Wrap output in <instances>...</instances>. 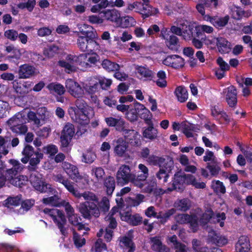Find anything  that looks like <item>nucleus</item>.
I'll return each mask as SVG.
<instances>
[{
    "mask_svg": "<svg viewBox=\"0 0 252 252\" xmlns=\"http://www.w3.org/2000/svg\"><path fill=\"white\" fill-rule=\"evenodd\" d=\"M71 194L76 198L83 197L85 202L80 203L78 207L79 212L82 217L86 219L90 220L92 216L98 218L100 215V211L97 206L98 198L94 192L85 191L83 193L74 188Z\"/></svg>",
    "mask_w": 252,
    "mask_h": 252,
    "instance_id": "f257e3e1",
    "label": "nucleus"
},
{
    "mask_svg": "<svg viewBox=\"0 0 252 252\" xmlns=\"http://www.w3.org/2000/svg\"><path fill=\"white\" fill-rule=\"evenodd\" d=\"M75 107H71L68 113L72 119L81 125H88L90 122L88 116V106L82 98H78L75 101Z\"/></svg>",
    "mask_w": 252,
    "mask_h": 252,
    "instance_id": "f03ea898",
    "label": "nucleus"
},
{
    "mask_svg": "<svg viewBox=\"0 0 252 252\" xmlns=\"http://www.w3.org/2000/svg\"><path fill=\"white\" fill-rule=\"evenodd\" d=\"M22 154L24 156L21 158L22 163L26 164L29 161L28 169L31 171H35L43 158V154L38 151H35L34 148L30 145L25 146Z\"/></svg>",
    "mask_w": 252,
    "mask_h": 252,
    "instance_id": "7ed1b4c3",
    "label": "nucleus"
},
{
    "mask_svg": "<svg viewBox=\"0 0 252 252\" xmlns=\"http://www.w3.org/2000/svg\"><path fill=\"white\" fill-rule=\"evenodd\" d=\"M43 212L51 217L54 222L57 225L62 234L65 235L66 229L64 227L66 223L65 215L62 211L57 209L45 208Z\"/></svg>",
    "mask_w": 252,
    "mask_h": 252,
    "instance_id": "20e7f679",
    "label": "nucleus"
},
{
    "mask_svg": "<svg viewBox=\"0 0 252 252\" xmlns=\"http://www.w3.org/2000/svg\"><path fill=\"white\" fill-rule=\"evenodd\" d=\"M135 174L131 173L129 166L122 165L118 169L116 174L117 183L118 185L124 186L129 182L133 185L135 180Z\"/></svg>",
    "mask_w": 252,
    "mask_h": 252,
    "instance_id": "39448f33",
    "label": "nucleus"
},
{
    "mask_svg": "<svg viewBox=\"0 0 252 252\" xmlns=\"http://www.w3.org/2000/svg\"><path fill=\"white\" fill-rule=\"evenodd\" d=\"M118 211L117 207H113L108 215L105 218V220L108 223V227L105 230L104 238L106 242H110L112 238L113 231L117 227V223L114 216Z\"/></svg>",
    "mask_w": 252,
    "mask_h": 252,
    "instance_id": "423d86ee",
    "label": "nucleus"
},
{
    "mask_svg": "<svg viewBox=\"0 0 252 252\" xmlns=\"http://www.w3.org/2000/svg\"><path fill=\"white\" fill-rule=\"evenodd\" d=\"M62 167L69 178L76 183L83 179L82 176L79 174L78 168L75 165L68 162L64 161L62 163Z\"/></svg>",
    "mask_w": 252,
    "mask_h": 252,
    "instance_id": "0eeeda50",
    "label": "nucleus"
},
{
    "mask_svg": "<svg viewBox=\"0 0 252 252\" xmlns=\"http://www.w3.org/2000/svg\"><path fill=\"white\" fill-rule=\"evenodd\" d=\"M78 56L68 55L66 56L65 61H60L59 64L61 67L65 68L66 72L70 73L75 71L78 66Z\"/></svg>",
    "mask_w": 252,
    "mask_h": 252,
    "instance_id": "6e6552de",
    "label": "nucleus"
},
{
    "mask_svg": "<svg viewBox=\"0 0 252 252\" xmlns=\"http://www.w3.org/2000/svg\"><path fill=\"white\" fill-rule=\"evenodd\" d=\"M189 175L190 174H186L184 173L175 174L172 184L173 189L168 188V189L170 191L175 189L178 191H182L185 188V184L188 185V177L187 176Z\"/></svg>",
    "mask_w": 252,
    "mask_h": 252,
    "instance_id": "1a4fd4ad",
    "label": "nucleus"
},
{
    "mask_svg": "<svg viewBox=\"0 0 252 252\" xmlns=\"http://www.w3.org/2000/svg\"><path fill=\"white\" fill-rule=\"evenodd\" d=\"M9 163L12 167L5 171L4 175L7 179H12L13 177L20 173L25 167L24 165L20 163L19 161L14 159H10Z\"/></svg>",
    "mask_w": 252,
    "mask_h": 252,
    "instance_id": "9d476101",
    "label": "nucleus"
},
{
    "mask_svg": "<svg viewBox=\"0 0 252 252\" xmlns=\"http://www.w3.org/2000/svg\"><path fill=\"white\" fill-rule=\"evenodd\" d=\"M138 168L141 173L137 176L135 175V179L133 181V185L141 189L144 187V182L149 176V169L146 165L142 163L138 165Z\"/></svg>",
    "mask_w": 252,
    "mask_h": 252,
    "instance_id": "9b49d317",
    "label": "nucleus"
},
{
    "mask_svg": "<svg viewBox=\"0 0 252 252\" xmlns=\"http://www.w3.org/2000/svg\"><path fill=\"white\" fill-rule=\"evenodd\" d=\"M75 133L74 126L70 123H67L63 127L61 136L62 144L67 147Z\"/></svg>",
    "mask_w": 252,
    "mask_h": 252,
    "instance_id": "f8f14e48",
    "label": "nucleus"
},
{
    "mask_svg": "<svg viewBox=\"0 0 252 252\" xmlns=\"http://www.w3.org/2000/svg\"><path fill=\"white\" fill-rule=\"evenodd\" d=\"M77 44L79 49L82 52L92 51L97 45L95 40L89 41L87 38L83 36H78Z\"/></svg>",
    "mask_w": 252,
    "mask_h": 252,
    "instance_id": "ddd939ff",
    "label": "nucleus"
},
{
    "mask_svg": "<svg viewBox=\"0 0 252 252\" xmlns=\"http://www.w3.org/2000/svg\"><path fill=\"white\" fill-rule=\"evenodd\" d=\"M65 86L68 92L73 96L79 98L84 94L83 89L80 85L72 79H67Z\"/></svg>",
    "mask_w": 252,
    "mask_h": 252,
    "instance_id": "4468645a",
    "label": "nucleus"
},
{
    "mask_svg": "<svg viewBox=\"0 0 252 252\" xmlns=\"http://www.w3.org/2000/svg\"><path fill=\"white\" fill-rule=\"evenodd\" d=\"M184 27L182 28L183 39L189 41L197 35V27L188 21L184 22Z\"/></svg>",
    "mask_w": 252,
    "mask_h": 252,
    "instance_id": "2eb2a0df",
    "label": "nucleus"
},
{
    "mask_svg": "<svg viewBox=\"0 0 252 252\" xmlns=\"http://www.w3.org/2000/svg\"><path fill=\"white\" fill-rule=\"evenodd\" d=\"M119 215L123 221H125L133 226L140 225L142 222V218L140 215L135 214H131L128 212H119Z\"/></svg>",
    "mask_w": 252,
    "mask_h": 252,
    "instance_id": "dca6fc26",
    "label": "nucleus"
},
{
    "mask_svg": "<svg viewBox=\"0 0 252 252\" xmlns=\"http://www.w3.org/2000/svg\"><path fill=\"white\" fill-rule=\"evenodd\" d=\"M163 63L171 66L175 68L182 67L185 64L184 60L180 56L173 55L167 56L163 61Z\"/></svg>",
    "mask_w": 252,
    "mask_h": 252,
    "instance_id": "f3484780",
    "label": "nucleus"
},
{
    "mask_svg": "<svg viewBox=\"0 0 252 252\" xmlns=\"http://www.w3.org/2000/svg\"><path fill=\"white\" fill-rule=\"evenodd\" d=\"M52 180L56 182L62 184L71 193L75 188L74 183L61 173L54 174L52 175Z\"/></svg>",
    "mask_w": 252,
    "mask_h": 252,
    "instance_id": "a211bd4d",
    "label": "nucleus"
},
{
    "mask_svg": "<svg viewBox=\"0 0 252 252\" xmlns=\"http://www.w3.org/2000/svg\"><path fill=\"white\" fill-rule=\"evenodd\" d=\"M208 232V240L213 244L218 246H222L227 243L228 240L225 236L219 235L213 230Z\"/></svg>",
    "mask_w": 252,
    "mask_h": 252,
    "instance_id": "6ab92c4d",
    "label": "nucleus"
},
{
    "mask_svg": "<svg viewBox=\"0 0 252 252\" xmlns=\"http://www.w3.org/2000/svg\"><path fill=\"white\" fill-rule=\"evenodd\" d=\"M127 148V143L122 138H119L116 141L114 153L119 157H125L126 155Z\"/></svg>",
    "mask_w": 252,
    "mask_h": 252,
    "instance_id": "aec40b11",
    "label": "nucleus"
},
{
    "mask_svg": "<svg viewBox=\"0 0 252 252\" xmlns=\"http://www.w3.org/2000/svg\"><path fill=\"white\" fill-rule=\"evenodd\" d=\"M35 68L29 64H24L20 66L18 70L19 78H29L34 75Z\"/></svg>",
    "mask_w": 252,
    "mask_h": 252,
    "instance_id": "412c9836",
    "label": "nucleus"
},
{
    "mask_svg": "<svg viewBox=\"0 0 252 252\" xmlns=\"http://www.w3.org/2000/svg\"><path fill=\"white\" fill-rule=\"evenodd\" d=\"M136 109L138 110L139 117L143 119L147 125L153 124L152 121V114L143 104L138 103Z\"/></svg>",
    "mask_w": 252,
    "mask_h": 252,
    "instance_id": "4be33fe9",
    "label": "nucleus"
},
{
    "mask_svg": "<svg viewBox=\"0 0 252 252\" xmlns=\"http://www.w3.org/2000/svg\"><path fill=\"white\" fill-rule=\"evenodd\" d=\"M226 93V100L230 107L234 106L237 103V93L233 86L228 87L224 92Z\"/></svg>",
    "mask_w": 252,
    "mask_h": 252,
    "instance_id": "5701e85b",
    "label": "nucleus"
},
{
    "mask_svg": "<svg viewBox=\"0 0 252 252\" xmlns=\"http://www.w3.org/2000/svg\"><path fill=\"white\" fill-rule=\"evenodd\" d=\"M250 247L249 239L246 236H241L235 245L236 252H248Z\"/></svg>",
    "mask_w": 252,
    "mask_h": 252,
    "instance_id": "b1692460",
    "label": "nucleus"
},
{
    "mask_svg": "<svg viewBox=\"0 0 252 252\" xmlns=\"http://www.w3.org/2000/svg\"><path fill=\"white\" fill-rule=\"evenodd\" d=\"M153 250L157 252H170V249L163 245L160 239L157 237L150 238Z\"/></svg>",
    "mask_w": 252,
    "mask_h": 252,
    "instance_id": "393cba45",
    "label": "nucleus"
},
{
    "mask_svg": "<svg viewBox=\"0 0 252 252\" xmlns=\"http://www.w3.org/2000/svg\"><path fill=\"white\" fill-rule=\"evenodd\" d=\"M101 13L103 14V16L106 20L116 23L120 21L121 14L118 10L115 9L103 10Z\"/></svg>",
    "mask_w": 252,
    "mask_h": 252,
    "instance_id": "a878e982",
    "label": "nucleus"
},
{
    "mask_svg": "<svg viewBox=\"0 0 252 252\" xmlns=\"http://www.w3.org/2000/svg\"><path fill=\"white\" fill-rule=\"evenodd\" d=\"M26 120L25 116L23 113H18L7 121V124L10 126V128H12L13 126L25 124Z\"/></svg>",
    "mask_w": 252,
    "mask_h": 252,
    "instance_id": "bb28decb",
    "label": "nucleus"
},
{
    "mask_svg": "<svg viewBox=\"0 0 252 252\" xmlns=\"http://www.w3.org/2000/svg\"><path fill=\"white\" fill-rule=\"evenodd\" d=\"M148 127L143 128V136L151 140L156 139L158 137V130L154 127V124H149Z\"/></svg>",
    "mask_w": 252,
    "mask_h": 252,
    "instance_id": "cd10ccee",
    "label": "nucleus"
},
{
    "mask_svg": "<svg viewBox=\"0 0 252 252\" xmlns=\"http://www.w3.org/2000/svg\"><path fill=\"white\" fill-rule=\"evenodd\" d=\"M208 20L216 28H221L228 23L229 16H226L224 17H209L207 19V20Z\"/></svg>",
    "mask_w": 252,
    "mask_h": 252,
    "instance_id": "c85d7f7f",
    "label": "nucleus"
},
{
    "mask_svg": "<svg viewBox=\"0 0 252 252\" xmlns=\"http://www.w3.org/2000/svg\"><path fill=\"white\" fill-rule=\"evenodd\" d=\"M5 51L7 53H11L12 55L8 57V59L10 61H14V60H18L21 58L22 53L19 49L17 48L13 45H10L6 47Z\"/></svg>",
    "mask_w": 252,
    "mask_h": 252,
    "instance_id": "c756f323",
    "label": "nucleus"
},
{
    "mask_svg": "<svg viewBox=\"0 0 252 252\" xmlns=\"http://www.w3.org/2000/svg\"><path fill=\"white\" fill-rule=\"evenodd\" d=\"M217 40V45L220 52L225 53L229 52L230 43L227 40L223 37H219Z\"/></svg>",
    "mask_w": 252,
    "mask_h": 252,
    "instance_id": "7c9ffc66",
    "label": "nucleus"
},
{
    "mask_svg": "<svg viewBox=\"0 0 252 252\" xmlns=\"http://www.w3.org/2000/svg\"><path fill=\"white\" fill-rule=\"evenodd\" d=\"M191 206V202L188 198L177 200L174 203V207L178 210L186 211Z\"/></svg>",
    "mask_w": 252,
    "mask_h": 252,
    "instance_id": "2f4dec72",
    "label": "nucleus"
},
{
    "mask_svg": "<svg viewBox=\"0 0 252 252\" xmlns=\"http://www.w3.org/2000/svg\"><path fill=\"white\" fill-rule=\"evenodd\" d=\"M91 175L98 183H101L105 175V171L101 167L93 166L91 169Z\"/></svg>",
    "mask_w": 252,
    "mask_h": 252,
    "instance_id": "473e14b6",
    "label": "nucleus"
},
{
    "mask_svg": "<svg viewBox=\"0 0 252 252\" xmlns=\"http://www.w3.org/2000/svg\"><path fill=\"white\" fill-rule=\"evenodd\" d=\"M137 72L141 77L146 80H152L154 76V72L149 68L144 66H137L136 68Z\"/></svg>",
    "mask_w": 252,
    "mask_h": 252,
    "instance_id": "72a5a7b5",
    "label": "nucleus"
},
{
    "mask_svg": "<svg viewBox=\"0 0 252 252\" xmlns=\"http://www.w3.org/2000/svg\"><path fill=\"white\" fill-rule=\"evenodd\" d=\"M104 186L106 188L107 194L111 195L115 189L114 178L111 176L107 177L104 181Z\"/></svg>",
    "mask_w": 252,
    "mask_h": 252,
    "instance_id": "f704fd0d",
    "label": "nucleus"
},
{
    "mask_svg": "<svg viewBox=\"0 0 252 252\" xmlns=\"http://www.w3.org/2000/svg\"><path fill=\"white\" fill-rule=\"evenodd\" d=\"M11 139L8 137H3L0 136V153L4 155L8 153V148L10 147Z\"/></svg>",
    "mask_w": 252,
    "mask_h": 252,
    "instance_id": "c9c22d12",
    "label": "nucleus"
},
{
    "mask_svg": "<svg viewBox=\"0 0 252 252\" xmlns=\"http://www.w3.org/2000/svg\"><path fill=\"white\" fill-rule=\"evenodd\" d=\"M62 200L58 195H54L51 197L43 198L42 201L45 205L54 207H61Z\"/></svg>",
    "mask_w": 252,
    "mask_h": 252,
    "instance_id": "e433bc0d",
    "label": "nucleus"
},
{
    "mask_svg": "<svg viewBox=\"0 0 252 252\" xmlns=\"http://www.w3.org/2000/svg\"><path fill=\"white\" fill-rule=\"evenodd\" d=\"M105 121L109 126H116L117 130H119L125 124V122L123 120L116 119L113 117L106 118Z\"/></svg>",
    "mask_w": 252,
    "mask_h": 252,
    "instance_id": "4c0bfd02",
    "label": "nucleus"
},
{
    "mask_svg": "<svg viewBox=\"0 0 252 252\" xmlns=\"http://www.w3.org/2000/svg\"><path fill=\"white\" fill-rule=\"evenodd\" d=\"M142 8H140V13L142 14L144 18L148 17L158 12V10L157 8L151 6L149 4L142 5Z\"/></svg>",
    "mask_w": 252,
    "mask_h": 252,
    "instance_id": "58836bf2",
    "label": "nucleus"
},
{
    "mask_svg": "<svg viewBox=\"0 0 252 252\" xmlns=\"http://www.w3.org/2000/svg\"><path fill=\"white\" fill-rule=\"evenodd\" d=\"M181 130L187 137H192L193 133L192 131H194V125L187 122L181 123Z\"/></svg>",
    "mask_w": 252,
    "mask_h": 252,
    "instance_id": "ea45409f",
    "label": "nucleus"
},
{
    "mask_svg": "<svg viewBox=\"0 0 252 252\" xmlns=\"http://www.w3.org/2000/svg\"><path fill=\"white\" fill-rule=\"evenodd\" d=\"M102 67L108 71H114L119 70L120 66L118 64L112 62L109 60L105 59L101 63Z\"/></svg>",
    "mask_w": 252,
    "mask_h": 252,
    "instance_id": "a19ab883",
    "label": "nucleus"
},
{
    "mask_svg": "<svg viewBox=\"0 0 252 252\" xmlns=\"http://www.w3.org/2000/svg\"><path fill=\"white\" fill-rule=\"evenodd\" d=\"M175 94L179 101L185 102L188 98V93L186 88L183 87H178L176 88Z\"/></svg>",
    "mask_w": 252,
    "mask_h": 252,
    "instance_id": "79ce46f5",
    "label": "nucleus"
},
{
    "mask_svg": "<svg viewBox=\"0 0 252 252\" xmlns=\"http://www.w3.org/2000/svg\"><path fill=\"white\" fill-rule=\"evenodd\" d=\"M84 88L88 94L92 95L95 94V96L96 94L100 90V85L97 82L94 84L92 83L87 84L84 86Z\"/></svg>",
    "mask_w": 252,
    "mask_h": 252,
    "instance_id": "37998d69",
    "label": "nucleus"
},
{
    "mask_svg": "<svg viewBox=\"0 0 252 252\" xmlns=\"http://www.w3.org/2000/svg\"><path fill=\"white\" fill-rule=\"evenodd\" d=\"M120 246L126 247L127 252H133L135 250V247L133 246V243L131 239L126 236L123 237L121 239Z\"/></svg>",
    "mask_w": 252,
    "mask_h": 252,
    "instance_id": "c03bdc74",
    "label": "nucleus"
},
{
    "mask_svg": "<svg viewBox=\"0 0 252 252\" xmlns=\"http://www.w3.org/2000/svg\"><path fill=\"white\" fill-rule=\"evenodd\" d=\"M211 187L216 193L224 194L226 192L225 187L222 182L219 180H214L212 182Z\"/></svg>",
    "mask_w": 252,
    "mask_h": 252,
    "instance_id": "a18cd8bd",
    "label": "nucleus"
},
{
    "mask_svg": "<svg viewBox=\"0 0 252 252\" xmlns=\"http://www.w3.org/2000/svg\"><path fill=\"white\" fill-rule=\"evenodd\" d=\"M47 87L51 92L60 95L63 94L65 92L64 87L60 84L52 83L49 84Z\"/></svg>",
    "mask_w": 252,
    "mask_h": 252,
    "instance_id": "49530a36",
    "label": "nucleus"
},
{
    "mask_svg": "<svg viewBox=\"0 0 252 252\" xmlns=\"http://www.w3.org/2000/svg\"><path fill=\"white\" fill-rule=\"evenodd\" d=\"M179 42L178 38L175 35H169L166 40V44L168 47L172 50H177V45Z\"/></svg>",
    "mask_w": 252,
    "mask_h": 252,
    "instance_id": "de8ad7c7",
    "label": "nucleus"
},
{
    "mask_svg": "<svg viewBox=\"0 0 252 252\" xmlns=\"http://www.w3.org/2000/svg\"><path fill=\"white\" fill-rule=\"evenodd\" d=\"M206 168L209 170L211 175L215 177L218 175L221 170L220 163L218 161H217L216 163H207Z\"/></svg>",
    "mask_w": 252,
    "mask_h": 252,
    "instance_id": "09e8293b",
    "label": "nucleus"
},
{
    "mask_svg": "<svg viewBox=\"0 0 252 252\" xmlns=\"http://www.w3.org/2000/svg\"><path fill=\"white\" fill-rule=\"evenodd\" d=\"M120 21L121 25L123 28L134 26L136 23L135 19L132 17L129 16L121 17Z\"/></svg>",
    "mask_w": 252,
    "mask_h": 252,
    "instance_id": "8fccbe9b",
    "label": "nucleus"
},
{
    "mask_svg": "<svg viewBox=\"0 0 252 252\" xmlns=\"http://www.w3.org/2000/svg\"><path fill=\"white\" fill-rule=\"evenodd\" d=\"M197 27V34L199 36H202L205 38H206V35L204 33L206 32L207 33H211L213 32L214 29L213 27L205 25H200Z\"/></svg>",
    "mask_w": 252,
    "mask_h": 252,
    "instance_id": "3c124183",
    "label": "nucleus"
},
{
    "mask_svg": "<svg viewBox=\"0 0 252 252\" xmlns=\"http://www.w3.org/2000/svg\"><path fill=\"white\" fill-rule=\"evenodd\" d=\"M41 179L42 175L38 172L31 174L30 177V181L35 189L43 182Z\"/></svg>",
    "mask_w": 252,
    "mask_h": 252,
    "instance_id": "603ef678",
    "label": "nucleus"
},
{
    "mask_svg": "<svg viewBox=\"0 0 252 252\" xmlns=\"http://www.w3.org/2000/svg\"><path fill=\"white\" fill-rule=\"evenodd\" d=\"M84 27L86 30V33L84 36L87 38L89 41L95 40L97 37L96 31L92 26L87 24H84Z\"/></svg>",
    "mask_w": 252,
    "mask_h": 252,
    "instance_id": "864d4df0",
    "label": "nucleus"
},
{
    "mask_svg": "<svg viewBox=\"0 0 252 252\" xmlns=\"http://www.w3.org/2000/svg\"><path fill=\"white\" fill-rule=\"evenodd\" d=\"M28 121L29 123H32L34 126L37 127L41 126L42 124L39 118L37 116L36 113L33 111H30L27 114Z\"/></svg>",
    "mask_w": 252,
    "mask_h": 252,
    "instance_id": "5fc2aeb1",
    "label": "nucleus"
},
{
    "mask_svg": "<svg viewBox=\"0 0 252 252\" xmlns=\"http://www.w3.org/2000/svg\"><path fill=\"white\" fill-rule=\"evenodd\" d=\"M187 177H188V185H191L196 189H201L205 188V183L203 182H198L193 175L190 174V175Z\"/></svg>",
    "mask_w": 252,
    "mask_h": 252,
    "instance_id": "6e6d98bb",
    "label": "nucleus"
},
{
    "mask_svg": "<svg viewBox=\"0 0 252 252\" xmlns=\"http://www.w3.org/2000/svg\"><path fill=\"white\" fill-rule=\"evenodd\" d=\"M163 161L161 164H159L158 166L160 169H163L164 171H167L168 173H170L174 167L173 161L169 158L165 159L162 158Z\"/></svg>",
    "mask_w": 252,
    "mask_h": 252,
    "instance_id": "4d7b16f0",
    "label": "nucleus"
},
{
    "mask_svg": "<svg viewBox=\"0 0 252 252\" xmlns=\"http://www.w3.org/2000/svg\"><path fill=\"white\" fill-rule=\"evenodd\" d=\"M37 190L41 192L47 193H55L56 191L54 188L52 187V185L43 182L36 189Z\"/></svg>",
    "mask_w": 252,
    "mask_h": 252,
    "instance_id": "13d9d810",
    "label": "nucleus"
},
{
    "mask_svg": "<svg viewBox=\"0 0 252 252\" xmlns=\"http://www.w3.org/2000/svg\"><path fill=\"white\" fill-rule=\"evenodd\" d=\"M21 203V197L16 196L15 197H9L4 201L5 207L10 208L12 206H16Z\"/></svg>",
    "mask_w": 252,
    "mask_h": 252,
    "instance_id": "bf43d9fd",
    "label": "nucleus"
},
{
    "mask_svg": "<svg viewBox=\"0 0 252 252\" xmlns=\"http://www.w3.org/2000/svg\"><path fill=\"white\" fill-rule=\"evenodd\" d=\"M88 55L85 54H82L78 56V66L81 69H86L90 68V65L87 62Z\"/></svg>",
    "mask_w": 252,
    "mask_h": 252,
    "instance_id": "052dcab7",
    "label": "nucleus"
},
{
    "mask_svg": "<svg viewBox=\"0 0 252 252\" xmlns=\"http://www.w3.org/2000/svg\"><path fill=\"white\" fill-rule=\"evenodd\" d=\"M7 180L9 181L10 183L14 186L21 188L25 184V182L27 181V178L24 176H19L14 177L12 179Z\"/></svg>",
    "mask_w": 252,
    "mask_h": 252,
    "instance_id": "680f3d73",
    "label": "nucleus"
},
{
    "mask_svg": "<svg viewBox=\"0 0 252 252\" xmlns=\"http://www.w3.org/2000/svg\"><path fill=\"white\" fill-rule=\"evenodd\" d=\"M184 22L185 21H181L177 23H175L176 25H173L171 27L170 31L171 32L177 35H179L182 37L183 34V30L182 28L184 27Z\"/></svg>",
    "mask_w": 252,
    "mask_h": 252,
    "instance_id": "e2e57ef3",
    "label": "nucleus"
},
{
    "mask_svg": "<svg viewBox=\"0 0 252 252\" xmlns=\"http://www.w3.org/2000/svg\"><path fill=\"white\" fill-rule=\"evenodd\" d=\"M156 176L160 183L164 184L168 181L169 173L167 171H164L163 169H159L156 173Z\"/></svg>",
    "mask_w": 252,
    "mask_h": 252,
    "instance_id": "0e129e2a",
    "label": "nucleus"
},
{
    "mask_svg": "<svg viewBox=\"0 0 252 252\" xmlns=\"http://www.w3.org/2000/svg\"><path fill=\"white\" fill-rule=\"evenodd\" d=\"M13 87L15 91L21 95H25L28 93L26 86L19 84L16 80H14L13 82Z\"/></svg>",
    "mask_w": 252,
    "mask_h": 252,
    "instance_id": "69168bd1",
    "label": "nucleus"
},
{
    "mask_svg": "<svg viewBox=\"0 0 252 252\" xmlns=\"http://www.w3.org/2000/svg\"><path fill=\"white\" fill-rule=\"evenodd\" d=\"M96 158L95 154L92 151H87L83 154L82 161L86 163H93Z\"/></svg>",
    "mask_w": 252,
    "mask_h": 252,
    "instance_id": "338daca9",
    "label": "nucleus"
},
{
    "mask_svg": "<svg viewBox=\"0 0 252 252\" xmlns=\"http://www.w3.org/2000/svg\"><path fill=\"white\" fill-rule=\"evenodd\" d=\"M191 40L194 47L197 49H201L203 46V43L206 40V38L202 36L200 37L197 34Z\"/></svg>",
    "mask_w": 252,
    "mask_h": 252,
    "instance_id": "774afa93",
    "label": "nucleus"
}]
</instances>
